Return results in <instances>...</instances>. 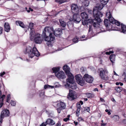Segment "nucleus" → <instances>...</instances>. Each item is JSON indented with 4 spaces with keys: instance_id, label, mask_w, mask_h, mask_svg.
<instances>
[{
    "instance_id": "1",
    "label": "nucleus",
    "mask_w": 126,
    "mask_h": 126,
    "mask_svg": "<svg viewBox=\"0 0 126 126\" xmlns=\"http://www.w3.org/2000/svg\"><path fill=\"white\" fill-rule=\"evenodd\" d=\"M54 30L52 27H46L43 32L42 35L45 37V40L47 41V44L48 46L51 47L52 45V42L55 40Z\"/></svg>"
},
{
    "instance_id": "2",
    "label": "nucleus",
    "mask_w": 126,
    "mask_h": 126,
    "mask_svg": "<svg viewBox=\"0 0 126 126\" xmlns=\"http://www.w3.org/2000/svg\"><path fill=\"white\" fill-rule=\"evenodd\" d=\"M102 9L101 6L95 7L93 9V15L95 18L93 19L92 22L94 27H96L98 24L97 22L100 23L101 22L100 17H102V14L101 10Z\"/></svg>"
},
{
    "instance_id": "3",
    "label": "nucleus",
    "mask_w": 126,
    "mask_h": 126,
    "mask_svg": "<svg viewBox=\"0 0 126 126\" xmlns=\"http://www.w3.org/2000/svg\"><path fill=\"white\" fill-rule=\"evenodd\" d=\"M63 69L68 77L66 80L67 82L73 84L74 83V77L73 75L70 72L69 67L67 65H65L63 67Z\"/></svg>"
},
{
    "instance_id": "4",
    "label": "nucleus",
    "mask_w": 126,
    "mask_h": 126,
    "mask_svg": "<svg viewBox=\"0 0 126 126\" xmlns=\"http://www.w3.org/2000/svg\"><path fill=\"white\" fill-rule=\"evenodd\" d=\"M24 52L25 54L28 55H40V53L35 47H33L32 49V47L29 46L26 47Z\"/></svg>"
},
{
    "instance_id": "5",
    "label": "nucleus",
    "mask_w": 126,
    "mask_h": 126,
    "mask_svg": "<svg viewBox=\"0 0 126 126\" xmlns=\"http://www.w3.org/2000/svg\"><path fill=\"white\" fill-rule=\"evenodd\" d=\"M10 114V112L9 110L5 109L3 110L1 112L0 118V122L2 123L3 121V119L4 117L9 116Z\"/></svg>"
},
{
    "instance_id": "6",
    "label": "nucleus",
    "mask_w": 126,
    "mask_h": 126,
    "mask_svg": "<svg viewBox=\"0 0 126 126\" xmlns=\"http://www.w3.org/2000/svg\"><path fill=\"white\" fill-rule=\"evenodd\" d=\"M75 92L72 90L70 89L67 96V98L70 101H73L76 99L77 96L75 95Z\"/></svg>"
},
{
    "instance_id": "7",
    "label": "nucleus",
    "mask_w": 126,
    "mask_h": 126,
    "mask_svg": "<svg viewBox=\"0 0 126 126\" xmlns=\"http://www.w3.org/2000/svg\"><path fill=\"white\" fill-rule=\"evenodd\" d=\"M77 83L81 86L83 85L84 83V80L80 74H78L75 77Z\"/></svg>"
},
{
    "instance_id": "8",
    "label": "nucleus",
    "mask_w": 126,
    "mask_h": 126,
    "mask_svg": "<svg viewBox=\"0 0 126 126\" xmlns=\"http://www.w3.org/2000/svg\"><path fill=\"white\" fill-rule=\"evenodd\" d=\"M83 78L86 82L89 83H92L94 80V79L92 77L87 74H85L83 77Z\"/></svg>"
},
{
    "instance_id": "9",
    "label": "nucleus",
    "mask_w": 126,
    "mask_h": 126,
    "mask_svg": "<svg viewBox=\"0 0 126 126\" xmlns=\"http://www.w3.org/2000/svg\"><path fill=\"white\" fill-rule=\"evenodd\" d=\"M55 76L59 79H63L66 78L65 74L63 71L58 72Z\"/></svg>"
},
{
    "instance_id": "10",
    "label": "nucleus",
    "mask_w": 126,
    "mask_h": 126,
    "mask_svg": "<svg viewBox=\"0 0 126 126\" xmlns=\"http://www.w3.org/2000/svg\"><path fill=\"white\" fill-rule=\"evenodd\" d=\"M33 40L37 44L41 43L42 41V39L39 34H37V35H35V37Z\"/></svg>"
},
{
    "instance_id": "11",
    "label": "nucleus",
    "mask_w": 126,
    "mask_h": 126,
    "mask_svg": "<svg viewBox=\"0 0 126 126\" xmlns=\"http://www.w3.org/2000/svg\"><path fill=\"white\" fill-rule=\"evenodd\" d=\"M73 19L75 23H78L81 20L78 14H75L73 17Z\"/></svg>"
},
{
    "instance_id": "12",
    "label": "nucleus",
    "mask_w": 126,
    "mask_h": 126,
    "mask_svg": "<svg viewBox=\"0 0 126 126\" xmlns=\"http://www.w3.org/2000/svg\"><path fill=\"white\" fill-rule=\"evenodd\" d=\"M72 11L73 13H78L79 11V8L77 5L73 4L71 6Z\"/></svg>"
},
{
    "instance_id": "13",
    "label": "nucleus",
    "mask_w": 126,
    "mask_h": 126,
    "mask_svg": "<svg viewBox=\"0 0 126 126\" xmlns=\"http://www.w3.org/2000/svg\"><path fill=\"white\" fill-rule=\"evenodd\" d=\"M37 34H39L37 33H35L34 29H32V30H31L30 31V40H33L34 38L35 37V35H37Z\"/></svg>"
},
{
    "instance_id": "14",
    "label": "nucleus",
    "mask_w": 126,
    "mask_h": 126,
    "mask_svg": "<svg viewBox=\"0 0 126 126\" xmlns=\"http://www.w3.org/2000/svg\"><path fill=\"white\" fill-rule=\"evenodd\" d=\"M106 16L107 18H109L110 22H112V23H114V21H112L114 20V19L112 16L110 12L109 11L106 13Z\"/></svg>"
},
{
    "instance_id": "15",
    "label": "nucleus",
    "mask_w": 126,
    "mask_h": 126,
    "mask_svg": "<svg viewBox=\"0 0 126 126\" xmlns=\"http://www.w3.org/2000/svg\"><path fill=\"white\" fill-rule=\"evenodd\" d=\"M46 122L47 125H53L55 124V122L51 118L47 119L46 121Z\"/></svg>"
},
{
    "instance_id": "16",
    "label": "nucleus",
    "mask_w": 126,
    "mask_h": 126,
    "mask_svg": "<svg viewBox=\"0 0 126 126\" xmlns=\"http://www.w3.org/2000/svg\"><path fill=\"white\" fill-rule=\"evenodd\" d=\"M57 106L59 108L64 109H65L66 105L63 102H60L58 103Z\"/></svg>"
},
{
    "instance_id": "17",
    "label": "nucleus",
    "mask_w": 126,
    "mask_h": 126,
    "mask_svg": "<svg viewBox=\"0 0 126 126\" xmlns=\"http://www.w3.org/2000/svg\"><path fill=\"white\" fill-rule=\"evenodd\" d=\"M62 31L61 29L58 28L57 29H56L55 31H54L53 33L54 35L56 36L59 35L62 33Z\"/></svg>"
},
{
    "instance_id": "18",
    "label": "nucleus",
    "mask_w": 126,
    "mask_h": 126,
    "mask_svg": "<svg viewBox=\"0 0 126 126\" xmlns=\"http://www.w3.org/2000/svg\"><path fill=\"white\" fill-rule=\"evenodd\" d=\"M4 27V30L5 31L7 32H9L10 30V28L9 25L8 23L6 22L5 23Z\"/></svg>"
},
{
    "instance_id": "19",
    "label": "nucleus",
    "mask_w": 126,
    "mask_h": 126,
    "mask_svg": "<svg viewBox=\"0 0 126 126\" xmlns=\"http://www.w3.org/2000/svg\"><path fill=\"white\" fill-rule=\"evenodd\" d=\"M60 70V67H53L52 68L53 72L55 73V75L57 74V73Z\"/></svg>"
},
{
    "instance_id": "20",
    "label": "nucleus",
    "mask_w": 126,
    "mask_h": 126,
    "mask_svg": "<svg viewBox=\"0 0 126 126\" xmlns=\"http://www.w3.org/2000/svg\"><path fill=\"white\" fill-rule=\"evenodd\" d=\"M80 16L83 19H86L88 18L87 14L85 12L81 13Z\"/></svg>"
},
{
    "instance_id": "21",
    "label": "nucleus",
    "mask_w": 126,
    "mask_h": 126,
    "mask_svg": "<svg viewBox=\"0 0 126 126\" xmlns=\"http://www.w3.org/2000/svg\"><path fill=\"white\" fill-rule=\"evenodd\" d=\"M109 77L108 75H103V80H104L107 81H109Z\"/></svg>"
},
{
    "instance_id": "22",
    "label": "nucleus",
    "mask_w": 126,
    "mask_h": 126,
    "mask_svg": "<svg viewBox=\"0 0 126 126\" xmlns=\"http://www.w3.org/2000/svg\"><path fill=\"white\" fill-rule=\"evenodd\" d=\"M16 23L17 25H19L22 28H24V25L22 22L19 21H16Z\"/></svg>"
},
{
    "instance_id": "23",
    "label": "nucleus",
    "mask_w": 126,
    "mask_h": 126,
    "mask_svg": "<svg viewBox=\"0 0 126 126\" xmlns=\"http://www.w3.org/2000/svg\"><path fill=\"white\" fill-rule=\"evenodd\" d=\"M59 21L61 25L63 27H64L66 25V24L65 22L64 21L63 19H60L59 20Z\"/></svg>"
},
{
    "instance_id": "24",
    "label": "nucleus",
    "mask_w": 126,
    "mask_h": 126,
    "mask_svg": "<svg viewBox=\"0 0 126 126\" xmlns=\"http://www.w3.org/2000/svg\"><path fill=\"white\" fill-rule=\"evenodd\" d=\"M121 25L122 32L124 33H126V26L123 24H121Z\"/></svg>"
},
{
    "instance_id": "25",
    "label": "nucleus",
    "mask_w": 126,
    "mask_h": 126,
    "mask_svg": "<svg viewBox=\"0 0 126 126\" xmlns=\"http://www.w3.org/2000/svg\"><path fill=\"white\" fill-rule=\"evenodd\" d=\"M86 96L88 98H92L93 97L94 95L93 94L89 93H87L85 94Z\"/></svg>"
},
{
    "instance_id": "26",
    "label": "nucleus",
    "mask_w": 126,
    "mask_h": 126,
    "mask_svg": "<svg viewBox=\"0 0 126 126\" xmlns=\"http://www.w3.org/2000/svg\"><path fill=\"white\" fill-rule=\"evenodd\" d=\"M115 56H110L109 58L111 62L112 63H114L115 59Z\"/></svg>"
},
{
    "instance_id": "27",
    "label": "nucleus",
    "mask_w": 126,
    "mask_h": 126,
    "mask_svg": "<svg viewBox=\"0 0 126 126\" xmlns=\"http://www.w3.org/2000/svg\"><path fill=\"white\" fill-rule=\"evenodd\" d=\"M113 119L115 121H118L119 117L118 115H114L112 117Z\"/></svg>"
},
{
    "instance_id": "28",
    "label": "nucleus",
    "mask_w": 126,
    "mask_h": 126,
    "mask_svg": "<svg viewBox=\"0 0 126 126\" xmlns=\"http://www.w3.org/2000/svg\"><path fill=\"white\" fill-rule=\"evenodd\" d=\"M45 92L43 90H41L39 91V95L40 97L43 96L45 95Z\"/></svg>"
},
{
    "instance_id": "29",
    "label": "nucleus",
    "mask_w": 126,
    "mask_h": 126,
    "mask_svg": "<svg viewBox=\"0 0 126 126\" xmlns=\"http://www.w3.org/2000/svg\"><path fill=\"white\" fill-rule=\"evenodd\" d=\"M90 110V108L89 107H86L84 108V110L83 109L81 110L82 112H83L85 111H86L87 112H89Z\"/></svg>"
},
{
    "instance_id": "30",
    "label": "nucleus",
    "mask_w": 126,
    "mask_h": 126,
    "mask_svg": "<svg viewBox=\"0 0 126 126\" xmlns=\"http://www.w3.org/2000/svg\"><path fill=\"white\" fill-rule=\"evenodd\" d=\"M77 109L76 112H79L80 109L81 108L80 105L79 103L78 104H77Z\"/></svg>"
},
{
    "instance_id": "31",
    "label": "nucleus",
    "mask_w": 126,
    "mask_h": 126,
    "mask_svg": "<svg viewBox=\"0 0 126 126\" xmlns=\"http://www.w3.org/2000/svg\"><path fill=\"white\" fill-rule=\"evenodd\" d=\"M5 97V95L4 94L2 95L1 97H0V102L4 103L3 100Z\"/></svg>"
},
{
    "instance_id": "32",
    "label": "nucleus",
    "mask_w": 126,
    "mask_h": 126,
    "mask_svg": "<svg viewBox=\"0 0 126 126\" xmlns=\"http://www.w3.org/2000/svg\"><path fill=\"white\" fill-rule=\"evenodd\" d=\"M34 23H30L29 24V28L30 29V30H32V29H34L33 28Z\"/></svg>"
},
{
    "instance_id": "33",
    "label": "nucleus",
    "mask_w": 126,
    "mask_h": 126,
    "mask_svg": "<svg viewBox=\"0 0 126 126\" xmlns=\"http://www.w3.org/2000/svg\"><path fill=\"white\" fill-rule=\"evenodd\" d=\"M113 21H114V23H112V22H110L111 23L113 24H115L116 25L119 26L120 25V22L119 21H117V20H115L114 19V20H113Z\"/></svg>"
},
{
    "instance_id": "34",
    "label": "nucleus",
    "mask_w": 126,
    "mask_h": 126,
    "mask_svg": "<svg viewBox=\"0 0 126 126\" xmlns=\"http://www.w3.org/2000/svg\"><path fill=\"white\" fill-rule=\"evenodd\" d=\"M83 3L85 6H88L89 4V1L88 0H86L84 1Z\"/></svg>"
},
{
    "instance_id": "35",
    "label": "nucleus",
    "mask_w": 126,
    "mask_h": 126,
    "mask_svg": "<svg viewBox=\"0 0 126 126\" xmlns=\"http://www.w3.org/2000/svg\"><path fill=\"white\" fill-rule=\"evenodd\" d=\"M121 88L119 87H117L115 88V89L117 92L119 93L121 92V91H122Z\"/></svg>"
},
{
    "instance_id": "36",
    "label": "nucleus",
    "mask_w": 126,
    "mask_h": 126,
    "mask_svg": "<svg viewBox=\"0 0 126 126\" xmlns=\"http://www.w3.org/2000/svg\"><path fill=\"white\" fill-rule=\"evenodd\" d=\"M103 75H108V72L106 68H104V69H103Z\"/></svg>"
},
{
    "instance_id": "37",
    "label": "nucleus",
    "mask_w": 126,
    "mask_h": 126,
    "mask_svg": "<svg viewBox=\"0 0 126 126\" xmlns=\"http://www.w3.org/2000/svg\"><path fill=\"white\" fill-rule=\"evenodd\" d=\"M108 20L107 19L104 20V25L106 27H107L108 26Z\"/></svg>"
},
{
    "instance_id": "38",
    "label": "nucleus",
    "mask_w": 126,
    "mask_h": 126,
    "mask_svg": "<svg viewBox=\"0 0 126 126\" xmlns=\"http://www.w3.org/2000/svg\"><path fill=\"white\" fill-rule=\"evenodd\" d=\"M55 1L59 4H62L65 1L64 0H55Z\"/></svg>"
},
{
    "instance_id": "39",
    "label": "nucleus",
    "mask_w": 126,
    "mask_h": 126,
    "mask_svg": "<svg viewBox=\"0 0 126 126\" xmlns=\"http://www.w3.org/2000/svg\"><path fill=\"white\" fill-rule=\"evenodd\" d=\"M10 94H8L7 97L6 102L8 103H9L10 100L11 99Z\"/></svg>"
},
{
    "instance_id": "40",
    "label": "nucleus",
    "mask_w": 126,
    "mask_h": 126,
    "mask_svg": "<svg viewBox=\"0 0 126 126\" xmlns=\"http://www.w3.org/2000/svg\"><path fill=\"white\" fill-rule=\"evenodd\" d=\"M10 104L12 106H15L16 105V102L15 101H14L11 100Z\"/></svg>"
},
{
    "instance_id": "41",
    "label": "nucleus",
    "mask_w": 126,
    "mask_h": 126,
    "mask_svg": "<svg viewBox=\"0 0 126 126\" xmlns=\"http://www.w3.org/2000/svg\"><path fill=\"white\" fill-rule=\"evenodd\" d=\"M86 19H83V20H82V24L83 25H86L87 23V21Z\"/></svg>"
},
{
    "instance_id": "42",
    "label": "nucleus",
    "mask_w": 126,
    "mask_h": 126,
    "mask_svg": "<svg viewBox=\"0 0 126 126\" xmlns=\"http://www.w3.org/2000/svg\"><path fill=\"white\" fill-rule=\"evenodd\" d=\"M73 41L75 43H77L78 42V39L77 37H75L73 39Z\"/></svg>"
},
{
    "instance_id": "43",
    "label": "nucleus",
    "mask_w": 126,
    "mask_h": 126,
    "mask_svg": "<svg viewBox=\"0 0 126 126\" xmlns=\"http://www.w3.org/2000/svg\"><path fill=\"white\" fill-rule=\"evenodd\" d=\"M109 0H103V5H105L108 2Z\"/></svg>"
},
{
    "instance_id": "44",
    "label": "nucleus",
    "mask_w": 126,
    "mask_h": 126,
    "mask_svg": "<svg viewBox=\"0 0 126 126\" xmlns=\"http://www.w3.org/2000/svg\"><path fill=\"white\" fill-rule=\"evenodd\" d=\"M63 109L62 108L58 107V108L57 109L58 113H60L61 112V110Z\"/></svg>"
},
{
    "instance_id": "45",
    "label": "nucleus",
    "mask_w": 126,
    "mask_h": 126,
    "mask_svg": "<svg viewBox=\"0 0 126 126\" xmlns=\"http://www.w3.org/2000/svg\"><path fill=\"white\" fill-rule=\"evenodd\" d=\"M85 9L84 7L83 6H81L80 7L79 10L81 11H84Z\"/></svg>"
},
{
    "instance_id": "46",
    "label": "nucleus",
    "mask_w": 126,
    "mask_h": 126,
    "mask_svg": "<svg viewBox=\"0 0 126 126\" xmlns=\"http://www.w3.org/2000/svg\"><path fill=\"white\" fill-rule=\"evenodd\" d=\"M44 88L45 89H46L48 88H49V85H45L44 86Z\"/></svg>"
},
{
    "instance_id": "47",
    "label": "nucleus",
    "mask_w": 126,
    "mask_h": 126,
    "mask_svg": "<svg viewBox=\"0 0 126 126\" xmlns=\"http://www.w3.org/2000/svg\"><path fill=\"white\" fill-rule=\"evenodd\" d=\"M69 120V117H66L63 119V121L65 122H67Z\"/></svg>"
},
{
    "instance_id": "48",
    "label": "nucleus",
    "mask_w": 126,
    "mask_h": 126,
    "mask_svg": "<svg viewBox=\"0 0 126 126\" xmlns=\"http://www.w3.org/2000/svg\"><path fill=\"white\" fill-rule=\"evenodd\" d=\"M78 120L79 121H83L84 119L81 117H79L78 119Z\"/></svg>"
},
{
    "instance_id": "49",
    "label": "nucleus",
    "mask_w": 126,
    "mask_h": 126,
    "mask_svg": "<svg viewBox=\"0 0 126 126\" xmlns=\"http://www.w3.org/2000/svg\"><path fill=\"white\" fill-rule=\"evenodd\" d=\"M113 51H110L109 52H106V54L107 55H109L110 54L113 53Z\"/></svg>"
},
{
    "instance_id": "50",
    "label": "nucleus",
    "mask_w": 126,
    "mask_h": 126,
    "mask_svg": "<svg viewBox=\"0 0 126 126\" xmlns=\"http://www.w3.org/2000/svg\"><path fill=\"white\" fill-rule=\"evenodd\" d=\"M105 111L106 112H107V114L109 115H110L111 114V113L110 110H109L106 109L105 110Z\"/></svg>"
},
{
    "instance_id": "51",
    "label": "nucleus",
    "mask_w": 126,
    "mask_h": 126,
    "mask_svg": "<svg viewBox=\"0 0 126 126\" xmlns=\"http://www.w3.org/2000/svg\"><path fill=\"white\" fill-rule=\"evenodd\" d=\"M3 28L0 26V35L2 34V32L3 31Z\"/></svg>"
},
{
    "instance_id": "52",
    "label": "nucleus",
    "mask_w": 126,
    "mask_h": 126,
    "mask_svg": "<svg viewBox=\"0 0 126 126\" xmlns=\"http://www.w3.org/2000/svg\"><path fill=\"white\" fill-rule=\"evenodd\" d=\"M47 124L45 122H43L41 125H40V126H46Z\"/></svg>"
},
{
    "instance_id": "53",
    "label": "nucleus",
    "mask_w": 126,
    "mask_h": 126,
    "mask_svg": "<svg viewBox=\"0 0 126 126\" xmlns=\"http://www.w3.org/2000/svg\"><path fill=\"white\" fill-rule=\"evenodd\" d=\"M61 124L60 122L58 121L56 124V126H61Z\"/></svg>"
},
{
    "instance_id": "54",
    "label": "nucleus",
    "mask_w": 126,
    "mask_h": 126,
    "mask_svg": "<svg viewBox=\"0 0 126 126\" xmlns=\"http://www.w3.org/2000/svg\"><path fill=\"white\" fill-rule=\"evenodd\" d=\"M100 76L101 77V78L102 79V71H100Z\"/></svg>"
},
{
    "instance_id": "55",
    "label": "nucleus",
    "mask_w": 126,
    "mask_h": 126,
    "mask_svg": "<svg viewBox=\"0 0 126 126\" xmlns=\"http://www.w3.org/2000/svg\"><path fill=\"white\" fill-rule=\"evenodd\" d=\"M122 91L123 92L124 94L126 95V89H122Z\"/></svg>"
},
{
    "instance_id": "56",
    "label": "nucleus",
    "mask_w": 126,
    "mask_h": 126,
    "mask_svg": "<svg viewBox=\"0 0 126 126\" xmlns=\"http://www.w3.org/2000/svg\"><path fill=\"white\" fill-rule=\"evenodd\" d=\"M5 74V72H3L2 73H1L0 74V76L1 77H2Z\"/></svg>"
},
{
    "instance_id": "57",
    "label": "nucleus",
    "mask_w": 126,
    "mask_h": 126,
    "mask_svg": "<svg viewBox=\"0 0 126 126\" xmlns=\"http://www.w3.org/2000/svg\"><path fill=\"white\" fill-rule=\"evenodd\" d=\"M76 116H77V117L79 115V112H76Z\"/></svg>"
},
{
    "instance_id": "58",
    "label": "nucleus",
    "mask_w": 126,
    "mask_h": 126,
    "mask_svg": "<svg viewBox=\"0 0 126 126\" xmlns=\"http://www.w3.org/2000/svg\"><path fill=\"white\" fill-rule=\"evenodd\" d=\"M4 104V103H2L0 102V109L2 107V106Z\"/></svg>"
},
{
    "instance_id": "59",
    "label": "nucleus",
    "mask_w": 126,
    "mask_h": 126,
    "mask_svg": "<svg viewBox=\"0 0 126 126\" xmlns=\"http://www.w3.org/2000/svg\"><path fill=\"white\" fill-rule=\"evenodd\" d=\"M74 123L75 124V125L76 126L78 124V122H76L75 121H74Z\"/></svg>"
},
{
    "instance_id": "60",
    "label": "nucleus",
    "mask_w": 126,
    "mask_h": 126,
    "mask_svg": "<svg viewBox=\"0 0 126 126\" xmlns=\"http://www.w3.org/2000/svg\"><path fill=\"white\" fill-rule=\"evenodd\" d=\"M122 115L125 118H126V114L125 113H123Z\"/></svg>"
},
{
    "instance_id": "61",
    "label": "nucleus",
    "mask_w": 126,
    "mask_h": 126,
    "mask_svg": "<svg viewBox=\"0 0 126 126\" xmlns=\"http://www.w3.org/2000/svg\"><path fill=\"white\" fill-rule=\"evenodd\" d=\"M111 100L112 101L114 102H116V101L114 98H112L111 99Z\"/></svg>"
},
{
    "instance_id": "62",
    "label": "nucleus",
    "mask_w": 126,
    "mask_h": 126,
    "mask_svg": "<svg viewBox=\"0 0 126 126\" xmlns=\"http://www.w3.org/2000/svg\"><path fill=\"white\" fill-rule=\"evenodd\" d=\"M80 103L81 104V105H82L83 104V102L82 101H79Z\"/></svg>"
},
{
    "instance_id": "63",
    "label": "nucleus",
    "mask_w": 126,
    "mask_h": 126,
    "mask_svg": "<svg viewBox=\"0 0 126 126\" xmlns=\"http://www.w3.org/2000/svg\"><path fill=\"white\" fill-rule=\"evenodd\" d=\"M94 91H98V89L97 88H96L94 89Z\"/></svg>"
},
{
    "instance_id": "64",
    "label": "nucleus",
    "mask_w": 126,
    "mask_h": 126,
    "mask_svg": "<svg viewBox=\"0 0 126 126\" xmlns=\"http://www.w3.org/2000/svg\"><path fill=\"white\" fill-rule=\"evenodd\" d=\"M124 80L126 82V75L125 76V77L124 78Z\"/></svg>"
}]
</instances>
